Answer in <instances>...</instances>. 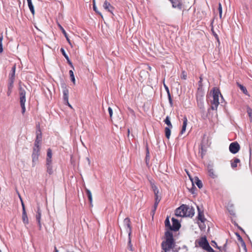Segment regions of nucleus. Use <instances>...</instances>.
Returning a JSON list of instances; mask_svg holds the SVG:
<instances>
[{
  "label": "nucleus",
  "instance_id": "nucleus-30",
  "mask_svg": "<svg viewBox=\"0 0 252 252\" xmlns=\"http://www.w3.org/2000/svg\"><path fill=\"white\" fill-rule=\"evenodd\" d=\"M86 192H87V194L89 202L91 204L92 203V200H93L92 193H91V191L89 190V189H86Z\"/></svg>",
  "mask_w": 252,
  "mask_h": 252
},
{
  "label": "nucleus",
  "instance_id": "nucleus-27",
  "mask_svg": "<svg viewBox=\"0 0 252 252\" xmlns=\"http://www.w3.org/2000/svg\"><path fill=\"white\" fill-rule=\"evenodd\" d=\"M238 85L239 88L240 89V90L243 92V93L244 94H245L246 95L248 94V92L246 87H245L242 85L240 84H238Z\"/></svg>",
  "mask_w": 252,
  "mask_h": 252
},
{
  "label": "nucleus",
  "instance_id": "nucleus-51",
  "mask_svg": "<svg viewBox=\"0 0 252 252\" xmlns=\"http://www.w3.org/2000/svg\"><path fill=\"white\" fill-rule=\"evenodd\" d=\"M10 93H11V91H10V90L8 89V91L7 92V95H9L10 94Z\"/></svg>",
  "mask_w": 252,
  "mask_h": 252
},
{
  "label": "nucleus",
  "instance_id": "nucleus-8",
  "mask_svg": "<svg viewBox=\"0 0 252 252\" xmlns=\"http://www.w3.org/2000/svg\"><path fill=\"white\" fill-rule=\"evenodd\" d=\"M172 3V7L181 10L183 8V3L181 0H169Z\"/></svg>",
  "mask_w": 252,
  "mask_h": 252
},
{
  "label": "nucleus",
  "instance_id": "nucleus-2",
  "mask_svg": "<svg viewBox=\"0 0 252 252\" xmlns=\"http://www.w3.org/2000/svg\"><path fill=\"white\" fill-rule=\"evenodd\" d=\"M194 214V209L192 206H180L176 209L175 215L178 217H190Z\"/></svg>",
  "mask_w": 252,
  "mask_h": 252
},
{
  "label": "nucleus",
  "instance_id": "nucleus-12",
  "mask_svg": "<svg viewBox=\"0 0 252 252\" xmlns=\"http://www.w3.org/2000/svg\"><path fill=\"white\" fill-rule=\"evenodd\" d=\"M40 150L37 149H33V152L32 154V160L33 163H36L38 159V157L39 156Z\"/></svg>",
  "mask_w": 252,
  "mask_h": 252
},
{
  "label": "nucleus",
  "instance_id": "nucleus-14",
  "mask_svg": "<svg viewBox=\"0 0 252 252\" xmlns=\"http://www.w3.org/2000/svg\"><path fill=\"white\" fill-rule=\"evenodd\" d=\"M63 98L64 101L66 103H68L69 91H68V89L67 88V87L66 86H64V87L63 88Z\"/></svg>",
  "mask_w": 252,
  "mask_h": 252
},
{
  "label": "nucleus",
  "instance_id": "nucleus-58",
  "mask_svg": "<svg viewBox=\"0 0 252 252\" xmlns=\"http://www.w3.org/2000/svg\"><path fill=\"white\" fill-rule=\"evenodd\" d=\"M129 132H130V130H129V129H128V130H127V134H128V135H129Z\"/></svg>",
  "mask_w": 252,
  "mask_h": 252
},
{
  "label": "nucleus",
  "instance_id": "nucleus-16",
  "mask_svg": "<svg viewBox=\"0 0 252 252\" xmlns=\"http://www.w3.org/2000/svg\"><path fill=\"white\" fill-rule=\"evenodd\" d=\"M23 213H22V220L24 223L28 224L29 220L28 216L26 212L25 206H22Z\"/></svg>",
  "mask_w": 252,
  "mask_h": 252
},
{
  "label": "nucleus",
  "instance_id": "nucleus-18",
  "mask_svg": "<svg viewBox=\"0 0 252 252\" xmlns=\"http://www.w3.org/2000/svg\"><path fill=\"white\" fill-rule=\"evenodd\" d=\"M183 120V124L181 131L180 132V133L181 134H183L186 131V127H187V123H188V119L186 117H184Z\"/></svg>",
  "mask_w": 252,
  "mask_h": 252
},
{
  "label": "nucleus",
  "instance_id": "nucleus-6",
  "mask_svg": "<svg viewBox=\"0 0 252 252\" xmlns=\"http://www.w3.org/2000/svg\"><path fill=\"white\" fill-rule=\"evenodd\" d=\"M240 149V145L237 142L231 143L229 147L230 152L232 154H236L238 153Z\"/></svg>",
  "mask_w": 252,
  "mask_h": 252
},
{
  "label": "nucleus",
  "instance_id": "nucleus-24",
  "mask_svg": "<svg viewBox=\"0 0 252 252\" xmlns=\"http://www.w3.org/2000/svg\"><path fill=\"white\" fill-rule=\"evenodd\" d=\"M172 128V127H166L165 128V136H166V137L167 139H169V138H170V134H171V130H170V129Z\"/></svg>",
  "mask_w": 252,
  "mask_h": 252
},
{
  "label": "nucleus",
  "instance_id": "nucleus-15",
  "mask_svg": "<svg viewBox=\"0 0 252 252\" xmlns=\"http://www.w3.org/2000/svg\"><path fill=\"white\" fill-rule=\"evenodd\" d=\"M103 7L108 11L111 13H112V11L114 9V7H113V6H112L111 4L106 0H105L103 3Z\"/></svg>",
  "mask_w": 252,
  "mask_h": 252
},
{
  "label": "nucleus",
  "instance_id": "nucleus-22",
  "mask_svg": "<svg viewBox=\"0 0 252 252\" xmlns=\"http://www.w3.org/2000/svg\"><path fill=\"white\" fill-rule=\"evenodd\" d=\"M41 139H42V133H41V131L39 127L38 129L36 131V137L35 140L41 142Z\"/></svg>",
  "mask_w": 252,
  "mask_h": 252
},
{
  "label": "nucleus",
  "instance_id": "nucleus-34",
  "mask_svg": "<svg viewBox=\"0 0 252 252\" xmlns=\"http://www.w3.org/2000/svg\"><path fill=\"white\" fill-rule=\"evenodd\" d=\"M3 39V35L2 34L0 35V53H1L3 52L2 41Z\"/></svg>",
  "mask_w": 252,
  "mask_h": 252
},
{
  "label": "nucleus",
  "instance_id": "nucleus-49",
  "mask_svg": "<svg viewBox=\"0 0 252 252\" xmlns=\"http://www.w3.org/2000/svg\"><path fill=\"white\" fill-rule=\"evenodd\" d=\"M252 110H249L248 111V114L249 115V116L250 117H252Z\"/></svg>",
  "mask_w": 252,
  "mask_h": 252
},
{
  "label": "nucleus",
  "instance_id": "nucleus-52",
  "mask_svg": "<svg viewBox=\"0 0 252 252\" xmlns=\"http://www.w3.org/2000/svg\"><path fill=\"white\" fill-rule=\"evenodd\" d=\"M202 81V78L201 77H200V80L199 81V83L201 84Z\"/></svg>",
  "mask_w": 252,
  "mask_h": 252
},
{
  "label": "nucleus",
  "instance_id": "nucleus-48",
  "mask_svg": "<svg viewBox=\"0 0 252 252\" xmlns=\"http://www.w3.org/2000/svg\"><path fill=\"white\" fill-rule=\"evenodd\" d=\"M13 87V81L9 84L8 86V89L10 90Z\"/></svg>",
  "mask_w": 252,
  "mask_h": 252
},
{
  "label": "nucleus",
  "instance_id": "nucleus-19",
  "mask_svg": "<svg viewBox=\"0 0 252 252\" xmlns=\"http://www.w3.org/2000/svg\"><path fill=\"white\" fill-rule=\"evenodd\" d=\"M52 150L51 149L49 148L47 150L46 162H48L49 163L52 162Z\"/></svg>",
  "mask_w": 252,
  "mask_h": 252
},
{
  "label": "nucleus",
  "instance_id": "nucleus-37",
  "mask_svg": "<svg viewBox=\"0 0 252 252\" xmlns=\"http://www.w3.org/2000/svg\"><path fill=\"white\" fill-rule=\"evenodd\" d=\"M218 10H219V11L220 17L221 18V16H222V10L221 4L220 3H219V4Z\"/></svg>",
  "mask_w": 252,
  "mask_h": 252
},
{
  "label": "nucleus",
  "instance_id": "nucleus-25",
  "mask_svg": "<svg viewBox=\"0 0 252 252\" xmlns=\"http://www.w3.org/2000/svg\"><path fill=\"white\" fill-rule=\"evenodd\" d=\"M240 162L239 158H235L233 161L231 162V165L233 168H234L237 166V164Z\"/></svg>",
  "mask_w": 252,
  "mask_h": 252
},
{
  "label": "nucleus",
  "instance_id": "nucleus-21",
  "mask_svg": "<svg viewBox=\"0 0 252 252\" xmlns=\"http://www.w3.org/2000/svg\"><path fill=\"white\" fill-rule=\"evenodd\" d=\"M28 2V6L29 7V9L32 14V15L34 14L35 11L34 9L33 5L32 3V0H27Z\"/></svg>",
  "mask_w": 252,
  "mask_h": 252
},
{
  "label": "nucleus",
  "instance_id": "nucleus-57",
  "mask_svg": "<svg viewBox=\"0 0 252 252\" xmlns=\"http://www.w3.org/2000/svg\"><path fill=\"white\" fill-rule=\"evenodd\" d=\"M251 151H252V150H251V146H250V156L251 155Z\"/></svg>",
  "mask_w": 252,
  "mask_h": 252
},
{
  "label": "nucleus",
  "instance_id": "nucleus-38",
  "mask_svg": "<svg viewBox=\"0 0 252 252\" xmlns=\"http://www.w3.org/2000/svg\"><path fill=\"white\" fill-rule=\"evenodd\" d=\"M204 250L208 252H215L209 245Z\"/></svg>",
  "mask_w": 252,
  "mask_h": 252
},
{
  "label": "nucleus",
  "instance_id": "nucleus-20",
  "mask_svg": "<svg viewBox=\"0 0 252 252\" xmlns=\"http://www.w3.org/2000/svg\"><path fill=\"white\" fill-rule=\"evenodd\" d=\"M61 53H62L64 57V58L66 59V60H67L68 63L71 65V66H72V63L71 62V61H70L69 59V57L68 56H67V55L65 53V51L64 50V49L63 48H62L60 50Z\"/></svg>",
  "mask_w": 252,
  "mask_h": 252
},
{
  "label": "nucleus",
  "instance_id": "nucleus-1",
  "mask_svg": "<svg viewBox=\"0 0 252 252\" xmlns=\"http://www.w3.org/2000/svg\"><path fill=\"white\" fill-rule=\"evenodd\" d=\"M165 226L168 228V230L165 232V241H163L161 244L162 251L161 252H176L171 249L174 245V241L173 236V233L170 230L171 225L167 217L165 220Z\"/></svg>",
  "mask_w": 252,
  "mask_h": 252
},
{
  "label": "nucleus",
  "instance_id": "nucleus-55",
  "mask_svg": "<svg viewBox=\"0 0 252 252\" xmlns=\"http://www.w3.org/2000/svg\"><path fill=\"white\" fill-rule=\"evenodd\" d=\"M68 105V106H69L70 108H72V106L71 105L69 104V102L68 101V103H66Z\"/></svg>",
  "mask_w": 252,
  "mask_h": 252
},
{
  "label": "nucleus",
  "instance_id": "nucleus-17",
  "mask_svg": "<svg viewBox=\"0 0 252 252\" xmlns=\"http://www.w3.org/2000/svg\"><path fill=\"white\" fill-rule=\"evenodd\" d=\"M35 218H36V220L38 224L39 229V230H41V224L40 222L41 211L40 210V209L39 207L37 208V214L36 215Z\"/></svg>",
  "mask_w": 252,
  "mask_h": 252
},
{
  "label": "nucleus",
  "instance_id": "nucleus-32",
  "mask_svg": "<svg viewBox=\"0 0 252 252\" xmlns=\"http://www.w3.org/2000/svg\"><path fill=\"white\" fill-rule=\"evenodd\" d=\"M191 186H192V187L191 188V189H189V191L190 193H191L192 194H195L196 188L194 186V185H193V183H191Z\"/></svg>",
  "mask_w": 252,
  "mask_h": 252
},
{
  "label": "nucleus",
  "instance_id": "nucleus-61",
  "mask_svg": "<svg viewBox=\"0 0 252 252\" xmlns=\"http://www.w3.org/2000/svg\"><path fill=\"white\" fill-rule=\"evenodd\" d=\"M147 153L149 154V151H148V149H147Z\"/></svg>",
  "mask_w": 252,
  "mask_h": 252
},
{
  "label": "nucleus",
  "instance_id": "nucleus-60",
  "mask_svg": "<svg viewBox=\"0 0 252 252\" xmlns=\"http://www.w3.org/2000/svg\"><path fill=\"white\" fill-rule=\"evenodd\" d=\"M64 34V35H65V37L66 38V37H67V34L66 33V34Z\"/></svg>",
  "mask_w": 252,
  "mask_h": 252
},
{
  "label": "nucleus",
  "instance_id": "nucleus-44",
  "mask_svg": "<svg viewBox=\"0 0 252 252\" xmlns=\"http://www.w3.org/2000/svg\"><path fill=\"white\" fill-rule=\"evenodd\" d=\"M58 26L60 28V29L61 30V31H62L63 34H66V32H65V30H64V29L63 28V27L60 24H58Z\"/></svg>",
  "mask_w": 252,
  "mask_h": 252
},
{
  "label": "nucleus",
  "instance_id": "nucleus-9",
  "mask_svg": "<svg viewBox=\"0 0 252 252\" xmlns=\"http://www.w3.org/2000/svg\"><path fill=\"white\" fill-rule=\"evenodd\" d=\"M196 206L198 212L197 218L198 220L201 221V222H204L206 220V219L204 216L203 211L202 210V209L199 206Z\"/></svg>",
  "mask_w": 252,
  "mask_h": 252
},
{
  "label": "nucleus",
  "instance_id": "nucleus-50",
  "mask_svg": "<svg viewBox=\"0 0 252 252\" xmlns=\"http://www.w3.org/2000/svg\"><path fill=\"white\" fill-rule=\"evenodd\" d=\"M128 110L129 111V112L130 113H134V111L131 108L129 107V108H128Z\"/></svg>",
  "mask_w": 252,
  "mask_h": 252
},
{
  "label": "nucleus",
  "instance_id": "nucleus-39",
  "mask_svg": "<svg viewBox=\"0 0 252 252\" xmlns=\"http://www.w3.org/2000/svg\"><path fill=\"white\" fill-rule=\"evenodd\" d=\"M236 236L237 237V239H238V240L240 242H242L243 241H244L243 240V239H242V237L240 235V234L238 233H237L236 234Z\"/></svg>",
  "mask_w": 252,
  "mask_h": 252
},
{
  "label": "nucleus",
  "instance_id": "nucleus-23",
  "mask_svg": "<svg viewBox=\"0 0 252 252\" xmlns=\"http://www.w3.org/2000/svg\"><path fill=\"white\" fill-rule=\"evenodd\" d=\"M46 166H47V172L50 174H52L53 173V169L52 166V162H46Z\"/></svg>",
  "mask_w": 252,
  "mask_h": 252
},
{
  "label": "nucleus",
  "instance_id": "nucleus-10",
  "mask_svg": "<svg viewBox=\"0 0 252 252\" xmlns=\"http://www.w3.org/2000/svg\"><path fill=\"white\" fill-rule=\"evenodd\" d=\"M199 246L201 247L204 250L209 245L208 242L207 240V239L205 237H201L199 242H198Z\"/></svg>",
  "mask_w": 252,
  "mask_h": 252
},
{
  "label": "nucleus",
  "instance_id": "nucleus-40",
  "mask_svg": "<svg viewBox=\"0 0 252 252\" xmlns=\"http://www.w3.org/2000/svg\"><path fill=\"white\" fill-rule=\"evenodd\" d=\"M157 206H154L153 209L151 211V215H152V217L153 218L154 214L155 213V211H156Z\"/></svg>",
  "mask_w": 252,
  "mask_h": 252
},
{
  "label": "nucleus",
  "instance_id": "nucleus-5",
  "mask_svg": "<svg viewBox=\"0 0 252 252\" xmlns=\"http://www.w3.org/2000/svg\"><path fill=\"white\" fill-rule=\"evenodd\" d=\"M151 185L155 196V205H158L161 199L160 193L159 192L158 187L154 183H151Z\"/></svg>",
  "mask_w": 252,
  "mask_h": 252
},
{
  "label": "nucleus",
  "instance_id": "nucleus-26",
  "mask_svg": "<svg viewBox=\"0 0 252 252\" xmlns=\"http://www.w3.org/2000/svg\"><path fill=\"white\" fill-rule=\"evenodd\" d=\"M233 206H227V210L231 215L235 216V213Z\"/></svg>",
  "mask_w": 252,
  "mask_h": 252
},
{
  "label": "nucleus",
  "instance_id": "nucleus-54",
  "mask_svg": "<svg viewBox=\"0 0 252 252\" xmlns=\"http://www.w3.org/2000/svg\"><path fill=\"white\" fill-rule=\"evenodd\" d=\"M93 8H94V10L95 11L97 12V11H96V7H95V6L94 5Z\"/></svg>",
  "mask_w": 252,
  "mask_h": 252
},
{
  "label": "nucleus",
  "instance_id": "nucleus-41",
  "mask_svg": "<svg viewBox=\"0 0 252 252\" xmlns=\"http://www.w3.org/2000/svg\"><path fill=\"white\" fill-rule=\"evenodd\" d=\"M164 86H165V89L167 91V93L168 94V97H169V101L171 102V96H170V94H169V90H168V88L167 86H166L165 85H164Z\"/></svg>",
  "mask_w": 252,
  "mask_h": 252
},
{
  "label": "nucleus",
  "instance_id": "nucleus-13",
  "mask_svg": "<svg viewBox=\"0 0 252 252\" xmlns=\"http://www.w3.org/2000/svg\"><path fill=\"white\" fill-rule=\"evenodd\" d=\"M208 171L209 176L212 178L215 179L217 177V175L212 166H208Z\"/></svg>",
  "mask_w": 252,
  "mask_h": 252
},
{
  "label": "nucleus",
  "instance_id": "nucleus-7",
  "mask_svg": "<svg viewBox=\"0 0 252 252\" xmlns=\"http://www.w3.org/2000/svg\"><path fill=\"white\" fill-rule=\"evenodd\" d=\"M171 220L172 222V225H171V228H170L171 231L172 230L174 231H178L181 227V224L179 221L174 218H172Z\"/></svg>",
  "mask_w": 252,
  "mask_h": 252
},
{
  "label": "nucleus",
  "instance_id": "nucleus-56",
  "mask_svg": "<svg viewBox=\"0 0 252 252\" xmlns=\"http://www.w3.org/2000/svg\"><path fill=\"white\" fill-rule=\"evenodd\" d=\"M212 242L214 243V245H216L217 246V248L219 249V248L217 246V243L215 241H212Z\"/></svg>",
  "mask_w": 252,
  "mask_h": 252
},
{
  "label": "nucleus",
  "instance_id": "nucleus-42",
  "mask_svg": "<svg viewBox=\"0 0 252 252\" xmlns=\"http://www.w3.org/2000/svg\"><path fill=\"white\" fill-rule=\"evenodd\" d=\"M108 112H109V114L110 117H112V115H113V110H112V108L109 107L108 108Z\"/></svg>",
  "mask_w": 252,
  "mask_h": 252
},
{
  "label": "nucleus",
  "instance_id": "nucleus-43",
  "mask_svg": "<svg viewBox=\"0 0 252 252\" xmlns=\"http://www.w3.org/2000/svg\"><path fill=\"white\" fill-rule=\"evenodd\" d=\"M129 237H130V236ZM128 247V249H129L130 250L132 251V245L131 244V240H130V238H129Z\"/></svg>",
  "mask_w": 252,
  "mask_h": 252
},
{
  "label": "nucleus",
  "instance_id": "nucleus-28",
  "mask_svg": "<svg viewBox=\"0 0 252 252\" xmlns=\"http://www.w3.org/2000/svg\"><path fill=\"white\" fill-rule=\"evenodd\" d=\"M164 122L168 126V127H172V125L170 120V118L169 116H167L164 120Z\"/></svg>",
  "mask_w": 252,
  "mask_h": 252
},
{
  "label": "nucleus",
  "instance_id": "nucleus-35",
  "mask_svg": "<svg viewBox=\"0 0 252 252\" xmlns=\"http://www.w3.org/2000/svg\"><path fill=\"white\" fill-rule=\"evenodd\" d=\"M195 183H196V185L197 186V187L199 189H201L202 188L203 185H202V182H201V181L199 180L198 179V178H197L196 179V181L195 182Z\"/></svg>",
  "mask_w": 252,
  "mask_h": 252
},
{
  "label": "nucleus",
  "instance_id": "nucleus-46",
  "mask_svg": "<svg viewBox=\"0 0 252 252\" xmlns=\"http://www.w3.org/2000/svg\"><path fill=\"white\" fill-rule=\"evenodd\" d=\"M15 66H14L12 68V77H14L15 75Z\"/></svg>",
  "mask_w": 252,
  "mask_h": 252
},
{
  "label": "nucleus",
  "instance_id": "nucleus-59",
  "mask_svg": "<svg viewBox=\"0 0 252 252\" xmlns=\"http://www.w3.org/2000/svg\"><path fill=\"white\" fill-rule=\"evenodd\" d=\"M20 199H21V198H20ZM21 200L22 205H24L23 202L22 200V199H21Z\"/></svg>",
  "mask_w": 252,
  "mask_h": 252
},
{
  "label": "nucleus",
  "instance_id": "nucleus-47",
  "mask_svg": "<svg viewBox=\"0 0 252 252\" xmlns=\"http://www.w3.org/2000/svg\"><path fill=\"white\" fill-rule=\"evenodd\" d=\"M66 40H67L68 43L71 46V47H73L72 44L70 39H69V38L68 37H66Z\"/></svg>",
  "mask_w": 252,
  "mask_h": 252
},
{
  "label": "nucleus",
  "instance_id": "nucleus-3",
  "mask_svg": "<svg viewBox=\"0 0 252 252\" xmlns=\"http://www.w3.org/2000/svg\"><path fill=\"white\" fill-rule=\"evenodd\" d=\"M213 100L211 101V108L212 110H217L218 107L220 104L219 97H221V100H223V98L220 92V90L218 88H214L212 90Z\"/></svg>",
  "mask_w": 252,
  "mask_h": 252
},
{
  "label": "nucleus",
  "instance_id": "nucleus-53",
  "mask_svg": "<svg viewBox=\"0 0 252 252\" xmlns=\"http://www.w3.org/2000/svg\"><path fill=\"white\" fill-rule=\"evenodd\" d=\"M214 35L215 36L216 38L218 40H219V37H218V35H217V34H216V33H215V34H214Z\"/></svg>",
  "mask_w": 252,
  "mask_h": 252
},
{
  "label": "nucleus",
  "instance_id": "nucleus-4",
  "mask_svg": "<svg viewBox=\"0 0 252 252\" xmlns=\"http://www.w3.org/2000/svg\"><path fill=\"white\" fill-rule=\"evenodd\" d=\"M26 91L22 89H20V103L22 108V113L24 114L26 111L25 102H26Z\"/></svg>",
  "mask_w": 252,
  "mask_h": 252
},
{
  "label": "nucleus",
  "instance_id": "nucleus-31",
  "mask_svg": "<svg viewBox=\"0 0 252 252\" xmlns=\"http://www.w3.org/2000/svg\"><path fill=\"white\" fill-rule=\"evenodd\" d=\"M69 74L71 81L73 83L74 85H75V77H74L73 71L71 70H69Z\"/></svg>",
  "mask_w": 252,
  "mask_h": 252
},
{
  "label": "nucleus",
  "instance_id": "nucleus-11",
  "mask_svg": "<svg viewBox=\"0 0 252 252\" xmlns=\"http://www.w3.org/2000/svg\"><path fill=\"white\" fill-rule=\"evenodd\" d=\"M124 225L127 227V232L128 233V236H130L131 233V227L130 225V220L128 218H126L124 220Z\"/></svg>",
  "mask_w": 252,
  "mask_h": 252
},
{
  "label": "nucleus",
  "instance_id": "nucleus-45",
  "mask_svg": "<svg viewBox=\"0 0 252 252\" xmlns=\"http://www.w3.org/2000/svg\"><path fill=\"white\" fill-rule=\"evenodd\" d=\"M242 247L244 248V249L246 251H247V248L246 245L244 241L241 243Z\"/></svg>",
  "mask_w": 252,
  "mask_h": 252
},
{
  "label": "nucleus",
  "instance_id": "nucleus-29",
  "mask_svg": "<svg viewBox=\"0 0 252 252\" xmlns=\"http://www.w3.org/2000/svg\"><path fill=\"white\" fill-rule=\"evenodd\" d=\"M86 192H87V194L89 202L91 204L92 203V200H93L92 193H91V191L89 190V189H86Z\"/></svg>",
  "mask_w": 252,
  "mask_h": 252
},
{
  "label": "nucleus",
  "instance_id": "nucleus-33",
  "mask_svg": "<svg viewBox=\"0 0 252 252\" xmlns=\"http://www.w3.org/2000/svg\"><path fill=\"white\" fill-rule=\"evenodd\" d=\"M40 143H41V142H39V141L35 140V142H34V146L33 149H38V150H40Z\"/></svg>",
  "mask_w": 252,
  "mask_h": 252
},
{
  "label": "nucleus",
  "instance_id": "nucleus-36",
  "mask_svg": "<svg viewBox=\"0 0 252 252\" xmlns=\"http://www.w3.org/2000/svg\"><path fill=\"white\" fill-rule=\"evenodd\" d=\"M181 78L184 80H186L187 79V73L185 70L182 71Z\"/></svg>",
  "mask_w": 252,
  "mask_h": 252
}]
</instances>
